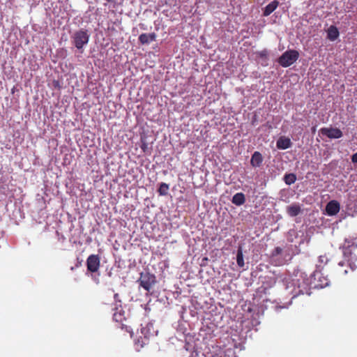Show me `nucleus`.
<instances>
[{"label": "nucleus", "mask_w": 357, "mask_h": 357, "mask_svg": "<svg viewBox=\"0 0 357 357\" xmlns=\"http://www.w3.org/2000/svg\"><path fill=\"white\" fill-rule=\"evenodd\" d=\"M141 333L144 336V338H142V337L138 338L136 344L137 346H139L140 348H142L144 345L148 344L150 337L157 335L158 331L154 327L153 323H147L144 326L142 327Z\"/></svg>", "instance_id": "f257e3e1"}, {"label": "nucleus", "mask_w": 357, "mask_h": 357, "mask_svg": "<svg viewBox=\"0 0 357 357\" xmlns=\"http://www.w3.org/2000/svg\"><path fill=\"white\" fill-rule=\"evenodd\" d=\"M299 57V53L295 50H289L284 52L278 59V63L284 68L292 65Z\"/></svg>", "instance_id": "f03ea898"}, {"label": "nucleus", "mask_w": 357, "mask_h": 357, "mask_svg": "<svg viewBox=\"0 0 357 357\" xmlns=\"http://www.w3.org/2000/svg\"><path fill=\"white\" fill-rule=\"evenodd\" d=\"M113 310H115V312L113 314V320L119 324V328H121V330L131 333L132 328L130 326L124 323V321H126V318L125 317V312L122 309L121 305L119 304V307L115 306Z\"/></svg>", "instance_id": "7ed1b4c3"}, {"label": "nucleus", "mask_w": 357, "mask_h": 357, "mask_svg": "<svg viewBox=\"0 0 357 357\" xmlns=\"http://www.w3.org/2000/svg\"><path fill=\"white\" fill-rule=\"evenodd\" d=\"M73 39L75 46L77 49H82L84 45L88 43L89 35L86 30L81 29L74 33Z\"/></svg>", "instance_id": "20e7f679"}, {"label": "nucleus", "mask_w": 357, "mask_h": 357, "mask_svg": "<svg viewBox=\"0 0 357 357\" xmlns=\"http://www.w3.org/2000/svg\"><path fill=\"white\" fill-rule=\"evenodd\" d=\"M139 282L141 287L145 290L149 291L156 282L155 276L149 272L142 273Z\"/></svg>", "instance_id": "39448f33"}, {"label": "nucleus", "mask_w": 357, "mask_h": 357, "mask_svg": "<svg viewBox=\"0 0 357 357\" xmlns=\"http://www.w3.org/2000/svg\"><path fill=\"white\" fill-rule=\"evenodd\" d=\"M100 266V258L98 255H91L86 259L87 271L91 273H96Z\"/></svg>", "instance_id": "423d86ee"}, {"label": "nucleus", "mask_w": 357, "mask_h": 357, "mask_svg": "<svg viewBox=\"0 0 357 357\" xmlns=\"http://www.w3.org/2000/svg\"><path fill=\"white\" fill-rule=\"evenodd\" d=\"M319 132L330 139H339L343 135L342 132L337 128H322Z\"/></svg>", "instance_id": "0eeeda50"}, {"label": "nucleus", "mask_w": 357, "mask_h": 357, "mask_svg": "<svg viewBox=\"0 0 357 357\" xmlns=\"http://www.w3.org/2000/svg\"><path fill=\"white\" fill-rule=\"evenodd\" d=\"M340 209V205L336 200L330 201L326 206V212L328 215H336Z\"/></svg>", "instance_id": "6e6552de"}, {"label": "nucleus", "mask_w": 357, "mask_h": 357, "mask_svg": "<svg viewBox=\"0 0 357 357\" xmlns=\"http://www.w3.org/2000/svg\"><path fill=\"white\" fill-rule=\"evenodd\" d=\"M139 41L141 44H149L156 39V34L155 33H142L139 36Z\"/></svg>", "instance_id": "1a4fd4ad"}, {"label": "nucleus", "mask_w": 357, "mask_h": 357, "mask_svg": "<svg viewBox=\"0 0 357 357\" xmlns=\"http://www.w3.org/2000/svg\"><path fill=\"white\" fill-rule=\"evenodd\" d=\"M263 162V156L259 151H255L252 155L250 164L254 167H259Z\"/></svg>", "instance_id": "9d476101"}, {"label": "nucleus", "mask_w": 357, "mask_h": 357, "mask_svg": "<svg viewBox=\"0 0 357 357\" xmlns=\"http://www.w3.org/2000/svg\"><path fill=\"white\" fill-rule=\"evenodd\" d=\"M276 146L279 149H287L291 147V142L288 137H281L278 139Z\"/></svg>", "instance_id": "9b49d317"}, {"label": "nucleus", "mask_w": 357, "mask_h": 357, "mask_svg": "<svg viewBox=\"0 0 357 357\" xmlns=\"http://www.w3.org/2000/svg\"><path fill=\"white\" fill-rule=\"evenodd\" d=\"M279 6V1L274 0L268 3L264 9L263 15L267 17L270 15Z\"/></svg>", "instance_id": "f8f14e48"}, {"label": "nucleus", "mask_w": 357, "mask_h": 357, "mask_svg": "<svg viewBox=\"0 0 357 357\" xmlns=\"http://www.w3.org/2000/svg\"><path fill=\"white\" fill-rule=\"evenodd\" d=\"M301 212V208L298 204H293L287 207V213L291 217L297 216Z\"/></svg>", "instance_id": "ddd939ff"}, {"label": "nucleus", "mask_w": 357, "mask_h": 357, "mask_svg": "<svg viewBox=\"0 0 357 357\" xmlns=\"http://www.w3.org/2000/svg\"><path fill=\"white\" fill-rule=\"evenodd\" d=\"M340 33L337 29V28L334 26L331 25L327 31V37L328 38L331 40L334 41L339 37Z\"/></svg>", "instance_id": "4468645a"}, {"label": "nucleus", "mask_w": 357, "mask_h": 357, "mask_svg": "<svg viewBox=\"0 0 357 357\" xmlns=\"http://www.w3.org/2000/svg\"><path fill=\"white\" fill-rule=\"evenodd\" d=\"M231 202L236 206H241L245 202V195L242 192L235 194L231 199Z\"/></svg>", "instance_id": "2eb2a0df"}, {"label": "nucleus", "mask_w": 357, "mask_h": 357, "mask_svg": "<svg viewBox=\"0 0 357 357\" xmlns=\"http://www.w3.org/2000/svg\"><path fill=\"white\" fill-rule=\"evenodd\" d=\"M315 279L317 277L319 278V283L316 285L320 288H324L329 285L330 280L327 277L321 276L320 273H316L314 275Z\"/></svg>", "instance_id": "dca6fc26"}, {"label": "nucleus", "mask_w": 357, "mask_h": 357, "mask_svg": "<svg viewBox=\"0 0 357 357\" xmlns=\"http://www.w3.org/2000/svg\"><path fill=\"white\" fill-rule=\"evenodd\" d=\"M283 180L287 185H289L295 183L296 181V176L293 173L286 174L284 176Z\"/></svg>", "instance_id": "f3484780"}, {"label": "nucleus", "mask_w": 357, "mask_h": 357, "mask_svg": "<svg viewBox=\"0 0 357 357\" xmlns=\"http://www.w3.org/2000/svg\"><path fill=\"white\" fill-rule=\"evenodd\" d=\"M169 190V185L165 183H161L160 184V187L158 190V192L160 195H167Z\"/></svg>", "instance_id": "a211bd4d"}, {"label": "nucleus", "mask_w": 357, "mask_h": 357, "mask_svg": "<svg viewBox=\"0 0 357 357\" xmlns=\"http://www.w3.org/2000/svg\"><path fill=\"white\" fill-rule=\"evenodd\" d=\"M236 262L239 267H243L244 259L241 250H238L236 255Z\"/></svg>", "instance_id": "6ab92c4d"}, {"label": "nucleus", "mask_w": 357, "mask_h": 357, "mask_svg": "<svg viewBox=\"0 0 357 357\" xmlns=\"http://www.w3.org/2000/svg\"><path fill=\"white\" fill-rule=\"evenodd\" d=\"M282 252V249L280 247H276L272 252V256L275 257L280 255Z\"/></svg>", "instance_id": "aec40b11"}, {"label": "nucleus", "mask_w": 357, "mask_h": 357, "mask_svg": "<svg viewBox=\"0 0 357 357\" xmlns=\"http://www.w3.org/2000/svg\"><path fill=\"white\" fill-rule=\"evenodd\" d=\"M257 54L260 58L267 59L268 51L266 50H264L262 51L258 52Z\"/></svg>", "instance_id": "412c9836"}, {"label": "nucleus", "mask_w": 357, "mask_h": 357, "mask_svg": "<svg viewBox=\"0 0 357 357\" xmlns=\"http://www.w3.org/2000/svg\"><path fill=\"white\" fill-rule=\"evenodd\" d=\"M319 262L321 263H327L328 261V258L326 257V256L325 255H321L319 256Z\"/></svg>", "instance_id": "4be33fe9"}, {"label": "nucleus", "mask_w": 357, "mask_h": 357, "mask_svg": "<svg viewBox=\"0 0 357 357\" xmlns=\"http://www.w3.org/2000/svg\"><path fill=\"white\" fill-rule=\"evenodd\" d=\"M114 301L116 302V306H118L119 307V305L117 304V303H121V300L119 299V296L118 294H115L114 296Z\"/></svg>", "instance_id": "5701e85b"}, {"label": "nucleus", "mask_w": 357, "mask_h": 357, "mask_svg": "<svg viewBox=\"0 0 357 357\" xmlns=\"http://www.w3.org/2000/svg\"><path fill=\"white\" fill-rule=\"evenodd\" d=\"M141 149L143 150L144 152H146V149H147V144L142 141V145L140 146Z\"/></svg>", "instance_id": "b1692460"}, {"label": "nucleus", "mask_w": 357, "mask_h": 357, "mask_svg": "<svg viewBox=\"0 0 357 357\" xmlns=\"http://www.w3.org/2000/svg\"><path fill=\"white\" fill-rule=\"evenodd\" d=\"M351 161L354 163H357V152L352 155V156H351Z\"/></svg>", "instance_id": "393cba45"}, {"label": "nucleus", "mask_w": 357, "mask_h": 357, "mask_svg": "<svg viewBox=\"0 0 357 357\" xmlns=\"http://www.w3.org/2000/svg\"><path fill=\"white\" fill-rule=\"evenodd\" d=\"M349 266L351 267V269L352 271L355 270L356 268V266L355 264H349Z\"/></svg>", "instance_id": "a878e982"}, {"label": "nucleus", "mask_w": 357, "mask_h": 357, "mask_svg": "<svg viewBox=\"0 0 357 357\" xmlns=\"http://www.w3.org/2000/svg\"><path fill=\"white\" fill-rule=\"evenodd\" d=\"M81 264H82V261H78V262L77 263V264L75 265V267H76V268H78V267H79V266H81Z\"/></svg>", "instance_id": "bb28decb"}, {"label": "nucleus", "mask_w": 357, "mask_h": 357, "mask_svg": "<svg viewBox=\"0 0 357 357\" xmlns=\"http://www.w3.org/2000/svg\"><path fill=\"white\" fill-rule=\"evenodd\" d=\"M107 3H115L116 0H105Z\"/></svg>", "instance_id": "cd10ccee"}, {"label": "nucleus", "mask_w": 357, "mask_h": 357, "mask_svg": "<svg viewBox=\"0 0 357 357\" xmlns=\"http://www.w3.org/2000/svg\"><path fill=\"white\" fill-rule=\"evenodd\" d=\"M315 131H316V128L315 127L312 128V132L314 133V132H315Z\"/></svg>", "instance_id": "c85d7f7f"}, {"label": "nucleus", "mask_w": 357, "mask_h": 357, "mask_svg": "<svg viewBox=\"0 0 357 357\" xmlns=\"http://www.w3.org/2000/svg\"><path fill=\"white\" fill-rule=\"evenodd\" d=\"M57 85H59V82H58V81L54 82V86H57Z\"/></svg>", "instance_id": "c756f323"}, {"label": "nucleus", "mask_w": 357, "mask_h": 357, "mask_svg": "<svg viewBox=\"0 0 357 357\" xmlns=\"http://www.w3.org/2000/svg\"><path fill=\"white\" fill-rule=\"evenodd\" d=\"M75 267H71V268H70V270H71V271H74V270H75Z\"/></svg>", "instance_id": "7c9ffc66"}, {"label": "nucleus", "mask_w": 357, "mask_h": 357, "mask_svg": "<svg viewBox=\"0 0 357 357\" xmlns=\"http://www.w3.org/2000/svg\"><path fill=\"white\" fill-rule=\"evenodd\" d=\"M339 265H340V266H343V263H342V262H339Z\"/></svg>", "instance_id": "2f4dec72"}]
</instances>
